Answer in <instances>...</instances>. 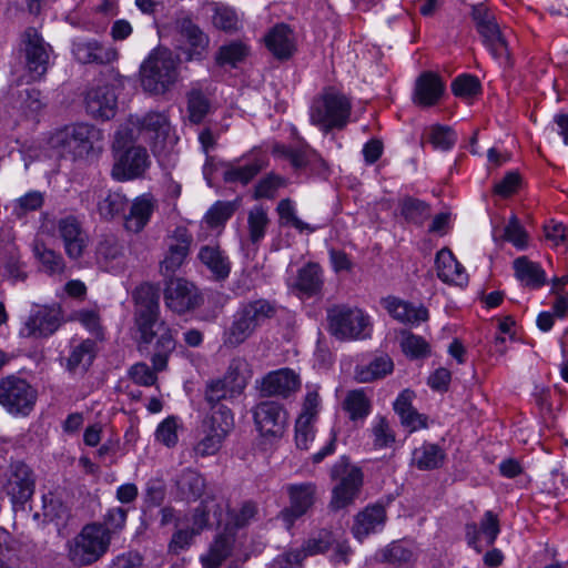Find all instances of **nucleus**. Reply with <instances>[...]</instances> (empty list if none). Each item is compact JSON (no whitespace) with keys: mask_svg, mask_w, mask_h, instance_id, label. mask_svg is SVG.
Here are the masks:
<instances>
[{"mask_svg":"<svg viewBox=\"0 0 568 568\" xmlns=\"http://www.w3.org/2000/svg\"><path fill=\"white\" fill-rule=\"evenodd\" d=\"M301 387L300 376L291 368L270 372L260 382V393L264 397L288 398Z\"/></svg>","mask_w":568,"mask_h":568,"instance_id":"a211bd4d","label":"nucleus"},{"mask_svg":"<svg viewBox=\"0 0 568 568\" xmlns=\"http://www.w3.org/2000/svg\"><path fill=\"white\" fill-rule=\"evenodd\" d=\"M516 277L530 288H538L546 283V273L541 266L530 261L526 256H520L514 261Z\"/></svg>","mask_w":568,"mask_h":568,"instance_id":"ea45409f","label":"nucleus"},{"mask_svg":"<svg viewBox=\"0 0 568 568\" xmlns=\"http://www.w3.org/2000/svg\"><path fill=\"white\" fill-rule=\"evenodd\" d=\"M101 140L102 132L98 128L88 123H77L57 131L50 143L61 156L80 160L88 158Z\"/></svg>","mask_w":568,"mask_h":568,"instance_id":"20e7f679","label":"nucleus"},{"mask_svg":"<svg viewBox=\"0 0 568 568\" xmlns=\"http://www.w3.org/2000/svg\"><path fill=\"white\" fill-rule=\"evenodd\" d=\"M186 112L191 123L200 124L212 112V102L199 83L186 92Z\"/></svg>","mask_w":568,"mask_h":568,"instance_id":"e433bc0d","label":"nucleus"},{"mask_svg":"<svg viewBox=\"0 0 568 568\" xmlns=\"http://www.w3.org/2000/svg\"><path fill=\"white\" fill-rule=\"evenodd\" d=\"M248 53V48L237 41H233L229 44L222 45L215 57V61L219 65H231L235 67L239 62L243 61Z\"/></svg>","mask_w":568,"mask_h":568,"instance_id":"4d7b16f0","label":"nucleus"},{"mask_svg":"<svg viewBox=\"0 0 568 568\" xmlns=\"http://www.w3.org/2000/svg\"><path fill=\"white\" fill-rule=\"evenodd\" d=\"M344 409L352 420L364 419L371 413V400L363 389H354L347 393Z\"/></svg>","mask_w":568,"mask_h":568,"instance_id":"8fccbe9b","label":"nucleus"},{"mask_svg":"<svg viewBox=\"0 0 568 568\" xmlns=\"http://www.w3.org/2000/svg\"><path fill=\"white\" fill-rule=\"evenodd\" d=\"M393 371V362L388 356H381L371 362L366 367L357 372V379L361 383H369L382 378Z\"/></svg>","mask_w":568,"mask_h":568,"instance_id":"6e6d98bb","label":"nucleus"},{"mask_svg":"<svg viewBox=\"0 0 568 568\" xmlns=\"http://www.w3.org/2000/svg\"><path fill=\"white\" fill-rule=\"evenodd\" d=\"M36 477L32 469L23 462H12L7 474L4 491L13 505H24L33 495Z\"/></svg>","mask_w":568,"mask_h":568,"instance_id":"2eb2a0df","label":"nucleus"},{"mask_svg":"<svg viewBox=\"0 0 568 568\" xmlns=\"http://www.w3.org/2000/svg\"><path fill=\"white\" fill-rule=\"evenodd\" d=\"M445 460L444 450L436 444L424 443L413 450L412 464L420 470L439 468Z\"/></svg>","mask_w":568,"mask_h":568,"instance_id":"a19ab883","label":"nucleus"},{"mask_svg":"<svg viewBox=\"0 0 568 568\" xmlns=\"http://www.w3.org/2000/svg\"><path fill=\"white\" fill-rule=\"evenodd\" d=\"M331 478L338 481L332 491L331 507L338 510L352 505L363 485L361 468L352 465L348 458L342 457L333 465Z\"/></svg>","mask_w":568,"mask_h":568,"instance_id":"0eeeda50","label":"nucleus"},{"mask_svg":"<svg viewBox=\"0 0 568 568\" xmlns=\"http://www.w3.org/2000/svg\"><path fill=\"white\" fill-rule=\"evenodd\" d=\"M110 544V535L101 524H88L68 541L67 557L74 567H87L100 560Z\"/></svg>","mask_w":568,"mask_h":568,"instance_id":"7ed1b4c3","label":"nucleus"},{"mask_svg":"<svg viewBox=\"0 0 568 568\" xmlns=\"http://www.w3.org/2000/svg\"><path fill=\"white\" fill-rule=\"evenodd\" d=\"M323 284V272L320 265L308 263L298 270L294 286L301 294L311 297L321 293Z\"/></svg>","mask_w":568,"mask_h":568,"instance_id":"4c0bfd02","label":"nucleus"},{"mask_svg":"<svg viewBox=\"0 0 568 568\" xmlns=\"http://www.w3.org/2000/svg\"><path fill=\"white\" fill-rule=\"evenodd\" d=\"M255 329L253 325L237 310L233 315L231 325L223 333V344L226 347H237L248 339Z\"/></svg>","mask_w":568,"mask_h":568,"instance_id":"79ce46f5","label":"nucleus"},{"mask_svg":"<svg viewBox=\"0 0 568 568\" xmlns=\"http://www.w3.org/2000/svg\"><path fill=\"white\" fill-rule=\"evenodd\" d=\"M235 207L231 202H216L205 214V221L210 227L223 225L234 213Z\"/></svg>","mask_w":568,"mask_h":568,"instance_id":"69168bd1","label":"nucleus"},{"mask_svg":"<svg viewBox=\"0 0 568 568\" xmlns=\"http://www.w3.org/2000/svg\"><path fill=\"white\" fill-rule=\"evenodd\" d=\"M374 436V446L376 448H386L394 444L395 434L385 417H377L372 428Z\"/></svg>","mask_w":568,"mask_h":568,"instance_id":"338daca9","label":"nucleus"},{"mask_svg":"<svg viewBox=\"0 0 568 568\" xmlns=\"http://www.w3.org/2000/svg\"><path fill=\"white\" fill-rule=\"evenodd\" d=\"M239 311L256 331L257 327L275 315L276 307L270 301L261 298L244 304Z\"/></svg>","mask_w":568,"mask_h":568,"instance_id":"37998d69","label":"nucleus"},{"mask_svg":"<svg viewBox=\"0 0 568 568\" xmlns=\"http://www.w3.org/2000/svg\"><path fill=\"white\" fill-rule=\"evenodd\" d=\"M435 263L437 276L444 283L457 286H465L468 283V274L449 248L444 247L437 252Z\"/></svg>","mask_w":568,"mask_h":568,"instance_id":"cd10ccee","label":"nucleus"},{"mask_svg":"<svg viewBox=\"0 0 568 568\" xmlns=\"http://www.w3.org/2000/svg\"><path fill=\"white\" fill-rule=\"evenodd\" d=\"M204 395L210 406H220L222 400L239 396L236 393H231L230 387L222 378L209 381Z\"/></svg>","mask_w":568,"mask_h":568,"instance_id":"052dcab7","label":"nucleus"},{"mask_svg":"<svg viewBox=\"0 0 568 568\" xmlns=\"http://www.w3.org/2000/svg\"><path fill=\"white\" fill-rule=\"evenodd\" d=\"M335 538L332 534V531H328L326 529L320 530L316 535L308 538L303 547L301 548V551L305 555V558L307 556H314L318 554H324L327 551L331 546L334 544Z\"/></svg>","mask_w":568,"mask_h":568,"instance_id":"bf43d9fd","label":"nucleus"},{"mask_svg":"<svg viewBox=\"0 0 568 568\" xmlns=\"http://www.w3.org/2000/svg\"><path fill=\"white\" fill-rule=\"evenodd\" d=\"M192 235L183 227H176L169 236L168 252L160 264V271L164 276H171L183 264L189 254Z\"/></svg>","mask_w":568,"mask_h":568,"instance_id":"aec40b11","label":"nucleus"},{"mask_svg":"<svg viewBox=\"0 0 568 568\" xmlns=\"http://www.w3.org/2000/svg\"><path fill=\"white\" fill-rule=\"evenodd\" d=\"M134 323L139 332V346L148 347L154 339V352L151 356L152 368L145 363H136L129 369L130 378L138 385L155 384L156 372L168 366L171 353L175 349V338L172 328L160 318L158 291L149 284L141 285L134 292Z\"/></svg>","mask_w":568,"mask_h":568,"instance_id":"f257e3e1","label":"nucleus"},{"mask_svg":"<svg viewBox=\"0 0 568 568\" xmlns=\"http://www.w3.org/2000/svg\"><path fill=\"white\" fill-rule=\"evenodd\" d=\"M19 51L31 78L41 79L49 68L52 53L50 43L44 41L36 28L29 27L21 34Z\"/></svg>","mask_w":568,"mask_h":568,"instance_id":"9b49d317","label":"nucleus"},{"mask_svg":"<svg viewBox=\"0 0 568 568\" xmlns=\"http://www.w3.org/2000/svg\"><path fill=\"white\" fill-rule=\"evenodd\" d=\"M414 393L404 389L394 402V410L399 416L400 424L409 432L414 433L428 427V417L417 412L412 402Z\"/></svg>","mask_w":568,"mask_h":568,"instance_id":"bb28decb","label":"nucleus"},{"mask_svg":"<svg viewBox=\"0 0 568 568\" xmlns=\"http://www.w3.org/2000/svg\"><path fill=\"white\" fill-rule=\"evenodd\" d=\"M251 377L252 371L250 364L244 357L237 356L231 359L222 379L225 381L231 393L241 395Z\"/></svg>","mask_w":568,"mask_h":568,"instance_id":"58836bf2","label":"nucleus"},{"mask_svg":"<svg viewBox=\"0 0 568 568\" xmlns=\"http://www.w3.org/2000/svg\"><path fill=\"white\" fill-rule=\"evenodd\" d=\"M123 245L114 236H105L97 246V261L103 267L113 268L123 258Z\"/></svg>","mask_w":568,"mask_h":568,"instance_id":"c03bdc74","label":"nucleus"},{"mask_svg":"<svg viewBox=\"0 0 568 568\" xmlns=\"http://www.w3.org/2000/svg\"><path fill=\"white\" fill-rule=\"evenodd\" d=\"M234 545V536L223 532L215 537L209 550L201 555L200 561L203 568H219L231 556Z\"/></svg>","mask_w":568,"mask_h":568,"instance_id":"f704fd0d","label":"nucleus"},{"mask_svg":"<svg viewBox=\"0 0 568 568\" xmlns=\"http://www.w3.org/2000/svg\"><path fill=\"white\" fill-rule=\"evenodd\" d=\"M253 418L261 436L274 440L281 438L287 427L284 406L274 400H263L254 406Z\"/></svg>","mask_w":568,"mask_h":568,"instance_id":"ddd939ff","label":"nucleus"},{"mask_svg":"<svg viewBox=\"0 0 568 568\" xmlns=\"http://www.w3.org/2000/svg\"><path fill=\"white\" fill-rule=\"evenodd\" d=\"M384 305L393 318L404 324H419L428 318V311L424 306H415L396 297H387Z\"/></svg>","mask_w":568,"mask_h":568,"instance_id":"2f4dec72","label":"nucleus"},{"mask_svg":"<svg viewBox=\"0 0 568 568\" xmlns=\"http://www.w3.org/2000/svg\"><path fill=\"white\" fill-rule=\"evenodd\" d=\"M288 506L281 511V518L291 527L295 520L307 514L317 497V486L314 483L288 484L285 486Z\"/></svg>","mask_w":568,"mask_h":568,"instance_id":"4468645a","label":"nucleus"},{"mask_svg":"<svg viewBox=\"0 0 568 568\" xmlns=\"http://www.w3.org/2000/svg\"><path fill=\"white\" fill-rule=\"evenodd\" d=\"M500 531L499 520L496 514L487 510L480 520L479 527L476 524H468L466 526V536L468 544L475 549L480 551L477 546L479 536H483L488 546H491Z\"/></svg>","mask_w":568,"mask_h":568,"instance_id":"473e14b6","label":"nucleus"},{"mask_svg":"<svg viewBox=\"0 0 568 568\" xmlns=\"http://www.w3.org/2000/svg\"><path fill=\"white\" fill-rule=\"evenodd\" d=\"M175 28L180 40L185 44V48H181L185 59L201 60L210 44L209 36L190 17L179 18Z\"/></svg>","mask_w":568,"mask_h":568,"instance_id":"f3484780","label":"nucleus"},{"mask_svg":"<svg viewBox=\"0 0 568 568\" xmlns=\"http://www.w3.org/2000/svg\"><path fill=\"white\" fill-rule=\"evenodd\" d=\"M400 214L406 221L422 225L430 215L429 206L417 199L405 197L400 202Z\"/></svg>","mask_w":568,"mask_h":568,"instance_id":"864d4df0","label":"nucleus"},{"mask_svg":"<svg viewBox=\"0 0 568 568\" xmlns=\"http://www.w3.org/2000/svg\"><path fill=\"white\" fill-rule=\"evenodd\" d=\"M273 153L290 160L291 164L296 170L306 168L312 161V158L316 156L315 151L310 148L292 149L282 144L274 145Z\"/></svg>","mask_w":568,"mask_h":568,"instance_id":"5fc2aeb1","label":"nucleus"},{"mask_svg":"<svg viewBox=\"0 0 568 568\" xmlns=\"http://www.w3.org/2000/svg\"><path fill=\"white\" fill-rule=\"evenodd\" d=\"M233 425V414L225 405L211 406V413L203 422L204 428L212 429L223 436L230 433Z\"/></svg>","mask_w":568,"mask_h":568,"instance_id":"de8ad7c7","label":"nucleus"},{"mask_svg":"<svg viewBox=\"0 0 568 568\" xmlns=\"http://www.w3.org/2000/svg\"><path fill=\"white\" fill-rule=\"evenodd\" d=\"M87 112L97 120L112 119L118 109V97L111 85L90 89L85 94Z\"/></svg>","mask_w":568,"mask_h":568,"instance_id":"412c9836","label":"nucleus"},{"mask_svg":"<svg viewBox=\"0 0 568 568\" xmlns=\"http://www.w3.org/2000/svg\"><path fill=\"white\" fill-rule=\"evenodd\" d=\"M202 298L196 287L181 277H171L164 287L165 306L176 314H184L196 308Z\"/></svg>","mask_w":568,"mask_h":568,"instance_id":"dca6fc26","label":"nucleus"},{"mask_svg":"<svg viewBox=\"0 0 568 568\" xmlns=\"http://www.w3.org/2000/svg\"><path fill=\"white\" fill-rule=\"evenodd\" d=\"M212 23L215 28L225 32L236 31L240 26L237 13L231 7L222 3H212Z\"/></svg>","mask_w":568,"mask_h":568,"instance_id":"603ef678","label":"nucleus"},{"mask_svg":"<svg viewBox=\"0 0 568 568\" xmlns=\"http://www.w3.org/2000/svg\"><path fill=\"white\" fill-rule=\"evenodd\" d=\"M97 197V211L104 221H112L124 215L129 206V200L120 191L100 189Z\"/></svg>","mask_w":568,"mask_h":568,"instance_id":"7c9ffc66","label":"nucleus"},{"mask_svg":"<svg viewBox=\"0 0 568 568\" xmlns=\"http://www.w3.org/2000/svg\"><path fill=\"white\" fill-rule=\"evenodd\" d=\"M141 85L152 94H164L178 80V61L168 50L150 54L140 69Z\"/></svg>","mask_w":568,"mask_h":568,"instance_id":"39448f33","label":"nucleus"},{"mask_svg":"<svg viewBox=\"0 0 568 568\" xmlns=\"http://www.w3.org/2000/svg\"><path fill=\"white\" fill-rule=\"evenodd\" d=\"M178 496L182 500L195 501L204 494L206 484L200 473L194 469H183L175 479Z\"/></svg>","mask_w":568,"mask_h":568,"instance_id":"72a5a7b5","label":"nucleus"},{"mask_svg":"<svg viewBox=\"0 0 568 568\" xmlns=\"http://www.w3.org/2000/svg\"><path fill=\"white\" fill-rule=\"evenodd\" d=\"M285 185V179L277 174L270 173L256 183L254 187V199H272L275 196L277 190Z\"/></svg>","mask_w":568,"mask_h":568,"instance_id":"e2e57ef3","label":"nucleus"},{"mask_svg":"<svg viewBox=\"0 0 568 568\" xmlns=\"http://www.w3.org/2000/svg\"><path fill=\"white\" fill-rule=\"evenodd\" d=\"M386 521V510L381 505L368 506L355 516L352 527L356 539L363 540L381 530Z\"/></svg>","mask_w":568,"mask_h":568,"instance_id":"c85d7f7f","label":"nucleus"},{"mask_svg":"<svg viewBox=\"0 0 568 568\" xmlns=\"http://www.w3.org/2000/svg\"><path fill=\"white\" fill-rule=\"evenodd\" d=\"M429 141L435 149L447 151L456 143L457 135L449 126L436 124L429 129Z\"/></svg>","mask_w":568,"mask_h":568,"instance_id":"0e129e2a","label":"nucleus"},{"mask_svg":"<svg viewBox=\"0 0 568 568\" xmlns=\"http://www.w3.org/2000/svg\"><path fill=\"white\" fill-rule=\"evenodd\" d=\"M444 90L445 84L437 74L424 72L416 80L413 101L423 108L435 105L442 98Z\"/></svg>","mask_w":568,"mask_h":568,"instance_id":"a878e982","label":"nucleus"},{"mask_svg":"<svg viewBox=\"0 0 568 568\" xmlns=\"http://www.w3.org/2000/svg\"><path fill=\"white\" fill-rule=\"evenodd\" d=\"M211 511L217 524L222 521V506L214 498H206L194 510L192 517V529L194 532L200 534L209 525Z\"/></svg>","mask_w":568,"mask_h":568,"instance_id":"09e8293b","label":"nucleus"},{"mask_svg":"<svg viewBox=\"0 0 568 568\" xmlns=\"http://www.w3.org/2000/svg\"><path fill=\"white\" fill-rule=\"evenodd\" d=\"M37 399V392L23 378L10 375L0 379V405L12 415H28Z\"/></svg>","mask_w":568,"mask_h":568,"instance_id":"f8f14e48","label":"nucleus"},{"mask_svg":"<svg viewBox=\"0 0 568 568\" xmlns=\"http://www.w3.org/2000/svg\"><path fill=\"white\" fill-rule=\"evenodd\" d=\"M57 232L68 257L71 260L80 258L89 242L88 234L80 221L73 215L62 217L57 222Z\"/></svg>","mask_w":568,"mask_h":568,"instance_id":"6ab92c4d","label":"nucleus"},{"mask_svg":"<svg viewBox=\"0 0 568 568\" xmlns=\"http://www.w3.org/2000/svg\"><path fill=\"white\" fill-rule=\"evenodd\" d=\"M133 142L118 144L116 133L113 140V166L111 176L118 182H126L143 176L150 165L145 148L131 145Z\"/></svg>","mask_w":568,"mask_h":568,"instance_id":"423d86ee","label":"nucleus"},{"mask_svg":"<svg viewBox=\"0 0 568 568\" xmlns=\"http://www.w3.org/2000/svg\"><path fill=\"white\" fill-rule=\"evenodd\" d=\"M33 254L45 273L55 275L64 272L65 263L62 255L47 247L44 243L39 241L34 242Z\"/></svg>","mask_w":568,"mask_h":568,"instance_id":"49530a36","label":"nucleus"},{"mask_svg":"<svg viewBox=\"0 0 568 568\" xmlns=\"http://www.w3.org/2000/svg\"><path fill=\"white\" fill-rule=\"evenodd\" d=\"M331 333L339 339H362L369 335V317L357 307L336 305L327 311Z\"/></svg>","mask_w":568,"mask_h":568,"instance_id":"9d476101","label":"nucleus"},{"mask_svg":"<svg viewBox=\"0 0 568 568\" xmlns=\"http://www.w3.org/2000/svg\"><path fill=\"white\" fill-rule=\"evenodd\" d=\"M222 165L224 168L223 181L225 183H241L242 185H246L267 166V161L264 158H255L245 164H239L237 161H232L225 162Z\"/></svg>","mask_w":568,"mask_h":568,"instance_id":"c756f323","label":"nucleus"},{"mask_svg":"<svg viewBox=\"0 0 568 568\" xmlns=\"http://www.w3.org/2000/svg\"><path fill=\"white\" fill-rule=\"evenodd\" d=\"M204 438L194 447L195 454L201 457L215 454L221 448L222 442L226 437L207 428H204Z\"/></svg>","mask_w":568,"mask_h":568,"instance_id":"774afa93","label":"nucleus"},{"mask_svg":"<svg viewBox=\"0 0 568 568\" xmlns=\"http://www.w3.org/2000/svg\"><path fill=\"white\" fill-rule=\"evenodd\" d=\"M400 347L402 351L412 358L424 357L429 352V346L426 341L409 332L402 333Z\"/></svg>","mask_w":568,"mask_h":568,"instance_id":"680f3d73","label":"nucleus"},{"mask_svg":"<svg viewBox=\"0 0 568 568\" xmlns=\"http://www.w3.org/2000/svg\"><path fill=\"white\" fill-rule=\"evenodd\" d=\"M264 42L268 51L278 60H287L296 51L295 34L284 23L273 27L264 37Z\"/></svg>","mask_w":568,"mask_h":568,"instance_id":"b1692460","label":"nucleus"},{"mask_svg":"<svg viewBox=\"0 0 568 568\" xmlns=\"http://www.w3.org/2000/svg\"><path fill=\"white\" fill-rule=\"evenodd\" d=\"M268 224L270 219L267 212L262 206H254L248 211V239L253 244H257L264 239Z\"/></svg>","mask_w":568,"mask_h":568,"instance_id":"3c124183","label":"nucleus"},{"mask_svg":"<svg viewBox=\"0 0 568 568\" xmlns=\"http://www.w3.org/2000/svg\"><path fill=\"white\" fill-rule=\"evenodd\" d=\"M144 139L154 155H165L178 142L169 115L165 112L150 111L143 115L130 114L116 130L118 144Z\"/></svg>","mask_w":568,"mask_h":568,"instance_id":"f03ea898","label":"nucleus"},{"mask_svg":"<svg viewBox=\"0 0 568 568\" xmlns=\"http://www.w3.org/2000/svg\"><path fill=\"white\" fill-rule=\"evenodd\" d=\"M128 207V214L123 215V227L126 232L138 234L149 224L158 202L152 194L145 193L136 196Z\"/></svg>","mask_w":568,"mask_h":568,"instance_id":"4be33fe9","label":"nucleus"},{"mask_svg":"<svg viewBox=\"0 0 568 568\" xmlns=\"http://www.w3.org/2000/svg\"><path fill=\"white\" fill-rule=\"evenodd\" d=\"M72 52L81 63L109 64L118 59L116 49L95 40L74 42Z\"/></svg>","mask_w":568,"mask_h":568,"instance_id":"393cba45","label":"nucleus"},{"mask_svg":"<svg viewBox=\"0 0 568 568\" xmlns=\"http://www.w3.org/2000/svg\"><path fill=\"white\" fill-rule=\"evenodd\" d=\"M351 114L349 100L335 92H325L314 100L311 106V121L325 132L346 125Z\"/></svg>","mask_w":568,"mask_h":568,"instance_id":"6e6552de","label":"nucleus"},{"mask_svg":"<svg viewBox=\"0 0 568 568\" xmlns=\"http://www.w3.org/2000/svg\"><path fill=\"white\" fill-rule=\"evenodd\" d=\"M276 211L278 213L281 224L293 226L300 232L314 231V227L297 217L293 202L290 199L281 200L277 204Z\"/></svg>","mask_w":568,"mask_h":568,"instance_id":"13d9d810","label":"nucleus"},{"mask_svg":"<svg viewBox=\"0 0 568 568\" xmlns=\"http://www.w3.org/2000/svg\"><path fill=\"white\" fill-rule=\"evenodd\" d=\"M60 326L59 312L47 306H38L32 310L24 323L26 335L47 337L53 334Z\"/></svg>","mask_w":568,"mask_h":568,"instance_id":"5701e85b","label":"nucleus"},{"mask_svg":"<svg viewBox=\"0 0 568 568\" xmlns=\"http://www.w3.org/2000/svg\"><path fill=\"white\" fill-rule=\"evenodd\" d=\"M94 347L95 343L91 339H84L73 345L67 359L68 371L73 373L79 369L87 371L95 356Z\"/></svg>","mask_w":568,"mask_h":568,"instance_id":"a18cd8bd","label":"nucleus"},{"mask_svg":"<svg viewBox=\"0 0 568 568\" xmlns=\"http://www.w3.org/2000/svg\"><path fill=\"white\" fill-rule=\"evenodd\" d=\"M470 16L477 32L496 60L508 62L509 49L495 13L484 3L471 4Z\"/></svg>","mask_w":568,"mask_h":568,"instance_id":"1a4fd4ad","label":"nucleus"},{"mask_svg":"<svg viewBox=\"0 0 568 568\" xmlns=\"http://www.w3.org/2000/svg\"><path fill=\"white\" fill-rule=\"evenodd\" d=\"M197 257L210 270L215 280H225L229 276L231 262L219 245L202 246Z\"/></svg>","mask_w":568,"mask_h":568,"instance_id":"c9c22d12","label":"nucleus"}]
</instances>
